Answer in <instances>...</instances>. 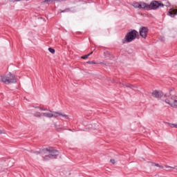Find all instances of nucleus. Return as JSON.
Masks as SVG:
<instances>
[{"label": "nucleus", "instance_id": "a211bd4d", "mask_svg": "<svg viewBox=\"0 0 177 177\" xmlns=\"http://www.w3.org/2000/svg\"><path fill=\"white\" fill-rule=\"evenodd\" d=\"M39 109L41 111H50V113H53V111H52L51 110L48 109H44V108H41V107H39Z\"/></svg>", "mask_w": 177, "mask_h": 177}, {"label": "nucleus", "instance_id": "9b49d317", "mask_svg": "<svg viewBox=\"0 0 177 177\" xmlns=\"http://www.w3.org/2000/svg\"><path fill=\"white\" fill-rule=\"evenodd\" d=\"M167 15L170 16L171 17H174L176 16L177 13L176 12L174 11L172 8L170 9V11L168 12Z\"/></svg>", "mask_w": 177, "mask_h": 177}, {"label": "nucleus", "instance_id": "dca6fc26", "mask_svg": "<svg viewBox=\"0 0 177 177\" xmlns=\"http://www.w3.org/2000/svg\"><path fill=\"white\" fill-rule=\"evenodd\" d=\"M55 127L56 131H57V132H62V131H64V128L59 127L56 124L55 125Z\"/></svg>", "mask_w": 177, "mask_h": 177}, {"label": "nucleus", "instance_id": "7ed1b4c3", "mask_svg": "<svg viewBox=\"0 0 177 177\" xmlns=\"http://www.w3.org/2000/svg\"><path fill=\"white\" fill-rule=\"evenodd\" d=\"M158 8H164V4L161 1H152L149 4V10H156Z\"/></svg>", "mask_w": 177, "mask_h": 177}, {"label": "nucleus", "instance_id": "2f4dec72", "mask_svg": "<svg viewBox=\"0 0 177 177\" xmlns=\"http://www.w3.org/2000/svg\"><path fill=\"white\" fill-rule=\"evenodd\" d=\"M30 153H34V151H30Z\"/></svg>", "mask_w": 177, "mask_h": 177}, {"label": "nucleus", "instance_id": "473e14b6", "mask_svg": "<svg viewBox=\"0 0 177 177\" xmlns=\"http://www.w3.org/2000/svg\"><path fill=\"white\" fill-rule=\"evenodd\" d=\"M39 106H36V109H39Z\"/></svg>", "mask_w": 177, "mask_h": 177}, {"label": "nucleus", "instance_id": "b1692460", "mask_svg": "<svg viewBox=\"0 0 177 177\" xmlns=\"http://www.w3.org/2000/svg\"><path fill=\"white\" fill-rule=\"evenodd\" d=\"M166 168H171V169H177V166L176 167L167 166Z\"/></svg>", "mask_w": 177, "mask_h": 177}, {"label": "nucleus", "instance_id": "412c9836", "mask_svg": "<svg viewBox=\"0 0 177 177\" xmlns=\"http://www.w3.org/2000/svg\"><path fill=\"white\" fill-rule=\"evenodd\" d=\"M48 51L50 52V53H53V54H55V48L51 47L48 48Z\"/></svg>", "mask_w": 177, "mask_h": 177}, {"label": "nucleus", "instance_id": "aec40b11", "mask_svg": "<svg viewBox=\"0 0 177 177\" xmlns=\"http://www.w3.org/2000/svg\"><path fill=\"white\" fill-rule=\"evenodd\" d=\"M43 158H44V161H46V160H49L50 158H52L50 157V155H47V156H45L44 157H43Z\"/></svg>", "mask_w": 177, "mask_h": 177}, {"label": "nucleus", "instance_id": "f8f14e48", "mask_svg": "<svg viewBox=\"0 0 177 177\" xmlns=\"http://www.w3.org/2000/svg\"><path fill=\"white\" fill-rule=\"evenodd\" d=\"M41 115H44V117H46V118H52L53 116V114L50 113H41Z\"/></svg>", "mask_w": 177, "mask_h": 177}, {"label": "nucleus", "instance_id": "f257e3e1", "mask_svg": "<svg viewBox=\"0 0 177 177\" xmlns=\"http://www.w3.org/2000/svg\"><path fill=\"white\" fill-rule=\"evenodd\" d=\"M139 35V32L136 30H131L128 32L124 39H122V44H129L132 42V41H135L136 39V37Z\"/></svg>", "mask_w": 177, "mask_h": 177}, {"label": "nucleus", "instance_id": "423d86ee", "mask_svg": "<svg viewBox=\"0 0 177 177\" xmlns=\"http://www.w3.org/2000/svg\"><path fill=\"white\" fill-rule=\"evenodd\" d=\"M152 95H153L156 99H160L164 96V93L161 91L155 90L152 92Z\"/></svg>", "mask_w": 177, "mask_h": 177}, {"label": "nucleus", "instance_id": "6e6552de", "mask_svg": "<svg viewBox=\"0 0 177 177\" xmlns=\"http://www.w3.org/2000/svg\"><path fill=\"white\" fill-rule=\"evenodd\" d=\"M70 12L71 13H75L77 12V9L74 8H66L64 10L61 11V13H66Z\"/></svg>", "mask_w": 177, "mask_h": 177}, {"label": "nucleus", "instance_id": "f03ea898", "mask_svg": "<svg viewBox=\"0 0 177 177\" xmlns=\"http://www.w3.org/2000/svg\"><path fill=\"white\" fill-rule=\"evenodd\" d=\"M1 81L4 84H16L17 82V79H16V76L11 73H8L7 75L1 76Z\"/></svg>", "mask_w": 177, "mask_h": 177}, {"label": "nucleus", "instance_id": "7c9ffc66", "mask_svg": "<svg viewBox=\"0 0 177 177\" xmlns=\"http://www.w3.org/2000/svg\"><path fill=\"white\" fill-rule=\"evenodd\" d=\"M1 133H3V132H2L1 130H0V135H1Z\"/></svg>", "mask_w": 177, "mask_h": 177}, {"label": "nucleus", "instance_id": "a878e982", "mask_svg": "<svg viewBox=\"0 0 177 177\" xmlns=\"http://www.w3.org/2000/svg\"><path fill=\"white\" fill-rule=\"evenodd\" d=\"M170 127H171V128H177V124H170Z\"/></svg>", "mask_w": 177, "mask_h": 177}, {"label": "nucleus", "instance_id": "5701e85b", "mask_svg": "<svg viewBox=\"0 0 177 177\" xmlns=\"http://www.w3.org/2000/svg\"><path fill=\"white\" fill-rule=\"evenodd\" d=\"M133 6L136 8V9H138V8L139 7V3L138 2L134 3Z\"/></svg>", "mask_w": 177, "mask_h": 177}, {"label": "nucleus", "instance_id": "2eb2a0df", "mask_svg": "<svg viewBox=\"0 0 177 177\" xmlns=\"http://www.w3.org/2000/svg\"><path fill=\"white\" fill-rule=\"evenodd\" d=\"M87 64H102V62H97L95 61H88L86 62Z\"/></svg>", "mask_w": 177, "mask_h": 177}, {"label": "nucleus", "instance_id": "6ab92c4d", "mask_svg": "<svg viewBox=\"0 0 177 177\" xmlns=\"http://www.w3.org/2000/svg\"><path fill=\"white\" fill-rule=\"evenodd\" d=\"M172 101L173 100L171 99V100L167 99L165 100V103H167V104H169L171 106V104H172Z\"/></svg>", "mask_w": 177, "mask_h": 177}, {"label": "nucleus", "instance_id": "c85d7f7f", "mask_svg": "<svg viewBox=\"0 0 177 177\" xmlns=\"http://www.w3.org/2000/svg\"><path fill=\"white\" fill-rule=\"evenodd\" d=\"M138 9H142V3L138 4Z\"/></svg>", "mask_w": 177, "mask_h": 177}, {"label": "nucleus", "instance_id": "ddd939ff", "mask_svg": "<svg viewBox=\"0 0 177 177\" xmlns=\"http://www.w3.org/2000/svg\"><path fill=\"white\" fill-rule=\"evenodd\" d=\"M49 153V148L40 149V154H46Z\"/></svg>", "mask_w": 177, "mask_h": 177}, {"label": "nucleus", "instance_id": "0eeeda50", "mask_svg": "<svg viewBox=\"0 0 177 177\" xmlns=\"http://www.w3.org/2000/svg\"><path fill=\"white\" fill-rule=\"evenodd\" d=\"M122 85L123 86H126V88H129L130 89H132L133 91H138V87L136 86H133L131 84L122 83Z\"/></svg>", "mask_w": 177, "mask_h": 177}, {"label": "nucleus", "instance_id": "cd10ccee", "mask_svg": "<svg viewBox=\"0 0 177 177\" xmlns=\"http://www.w3.org/2000/svg\"><path fill=\"white\" fill-rule=\"evenodd\" d=\"M110 162H111V164H115V160L114 159H111Z\"/></svg>", "mask_w": 177, "mask_h": 177}, {"label": "nucleus", "instance_id": "72a5a7b5", "mask_svg": "<svg viewBox=\"0 0 177 177\" xmlns=\"http://www.w3.org/2000/svg\"><path fill=\"white\" fill-rule=\"evenodd\" d=\"M68 131H72L71 129H69Z\"/></svg>", "mask_w": 177, "mask_h": 177}, {"label": "nucleus", "instance_id": "39448f33", "mask_svg": "<svg viewBox=\"0 0 177 177\" xmlns=\"http://www.w3.org/2000/svg\"><path fill=\"white\" fill-rule=\"evenodd\" d=\"M48 153L51 158L55 157L56 158V157H57V156H59V151L53 149V147H48Z\"/></svg>", "mask_w": 177, "mask_h": 177}, {"label": "nucleus", "instance_id": "4be33fe9", "mask_svg": "<svg viewBox=\"0 0 177 177\" xmlns=\"http://www.w3.org/2000/svg\"><path fill=\"white\" fill-rule=\"evenodd\" d=\"M50 2H53V0H44L43 1V3H48L49 5Z\"/></svg>", "mask_w": 177, "mask_h": 177}, {"label": "nucleus", "instance_id": "9d476101", "mask_svg": "<svg viewBox=\"0 0 177 177\" xmlns=\"http://www.w3.org/2000/svg\"><path fill=\"white\" fill-rule=\"evenodd\" d=\"M142 9L145 10H150V4H147V3H141Z\"/></svg>", "mask_w": 177, "mask_h": 177}, {"label": "nucleus", "instance_id": "c756f323", "mask_svg": "<svg viewBox=\"0 0 177 177\" xmlns=\"http://www.w3.org/2000/svg\"><path fill=\"white\" fill-rule=\"evenodd\" d=\"M156 167H160V165L158 163L156 164Z\"/></svg>", "mask_w": 177, "mask_h": 177}, {"label": "nucleus", "instance_id": "20e7f679", "mask_svg": "<svg viewBox=\"0 0 177 177\" xmlns=\"http://www.w3.org/2000/svg\"><path fill=\"white\" fill-rule=\"evenodd\" d=\"M149 32V28L146 26H142L140 28V35L142 38H144V39H146L147 38V33Z\"/></svg>", "mask_w": 177, "mask_h": 177}, {"label": "nucleus", "instance_id": "f3484780", "mask_svg": "<svg viewBox=\"0 0 177 177\" xmlns=\"http://www.w3.org/2000/svg\"><path fill=\"white\" fill-rule=\"evenodd\" d=\"M92 53H93V52H91L87 55H85L84 56L82 57V59H88V57H89V56H91V55H92Z\"/></svg>", "mask_w": 177, "mask_h": 177}, {"label": "nucleus", "instance_id": "4468645a", "mask_svg": "<svg viewBox=\"0 0 177 177\" xmlns=\"http://www.w3.org/2000/svg\"><path fill=\"white\" fill-rule=\"evenodd\" d=\"M171 106L177 109V100H173V101L171 104Z\"/></svg>", "mask_w": 177, "mask_h": 177}, {"label": "nucleus", "instance_id": "bb28decb", "mask_svg": "<svg viewBox=\"0 0 177 177\" xmlns=\"http://www.w3.org/2000/svg\"><path fill=\"white\" fill-rule=\"evenodd\" d=\"M169 96H171V93L165 95V97H169Z\"/></svg>", "mask_w": 177, "mask_h": 177}, {"label": "nucleus", "instance_id": "1a4fd4ad", "mask_svg": "<svg viewBox=\"0 0 177 177\" xmlns=\"http://www.w3.org/2000/svg\"><path fill=\"white\" fill-rule=\"evenodd\" d=\"M53 113L54 114H57L58 115H59L60 117H62L65 120H68V115L66 114L62 113V112H59V111H53Z\"/></svg>", "mask_w": 177, "mask_h": 177}, {"label": "nucleus", "instance_id": "393cba45", "mask_svg": "<svg viewBox=\"0 0 177 177\" xmlns=\"http://www.w3.org/2000/svg\"><path fill=\"white\" fill-rule=\"evenodd\" d=\"M33 154H36V156H38V155L41 154V151H34Z\"/></svg>", "mask_w": 177, "mask_h": 177}]
</instances>
